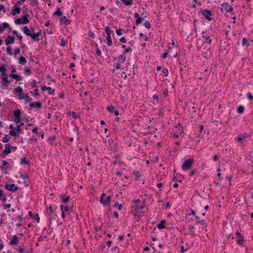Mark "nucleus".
<instances>
[{
    "label": "nucleus",
    "mask_w": 253,
    "mask_h": 253,
    "mask_svg": "<svg viewBox=\"0 0 253 253\" xmlns=\"http://www.w3.org/2000/svg\"><path fill=\"white\" fill-rule=\"evenodd\" d=\"M24 33L27 36H30L31 38L36 42L40 40V36L41 35V31L37 33H31L29 28L27 26H25L23 28Z\"/></svg>",
    "instance_id": "f257e3e1"
},
{
    "label": "nucleus",
    "mask_w": 253,
    "mask_h": 253,
    "mask_svg": "<svg viewBox=\"0 0 253 253\" xmlns=\"http://www.w3.org/2000/svg\"><path fill=\"white\" fill-rule=\"evenodd\" d=\"M29 15L26 13L25 16H22L21 18H17L15 20V23L17 25L19 24H26L29 23V20L28 19V17Z\"/></svg>",
    "instance_id": "f03ea898"
},
{
    "label": "nucleus",
    "mask_w": 253,
    "mask_h": 253,
    "mask_svg": "<svg viewBox=\"0 0 253 253\" xmlns=\"http://www.w3.org/2000/svg\"><path fill=\"white\" fill-rule=\"evenodd\" d=\"M111 200V196H106V195L105 193H102L101 194V196L100 197V202L104 206H105L107 204H109L110 203Z\"/></svg>",
    "instance_id": "7ed1b4c3"
},
{
    "label": "nucleus",
    "mask_w": 253,
    "mask_h": 253,
    "mask_svg": "<svg viewBox=\"0 0 253 253\" xmlns=\"http://www.w3.org/2000/svg\"><path fill=\"white\" fill-rule=\"evenodd\" d=\"M193 163L194 160L193 159H189L186 160L182 165V169L185 170L189 169Z\"/></svg>",
    "instance_id": "20e7f679"
},
{
    "label": "nucleus",
    "mask_w": 253,
    "mask_h": 253,
    "mask_svg": "<svg viewBox=\"0 0 253 253\" xmlns=\"http://www.w3.org/2000/svg\"><path fill=\"white\" fill-rule=\"evenodd\" d=\"M221 10L223 13H227L233 10L231 6L229 5L227 3H224L221 5Z\"/></svg>",
    "instance_id": "39448f33"
},
{
    "label": "nucleus",
    "mask_w": 253,
    "mask_h": 253,
    "mask_svg": "<svg viewBox=\"0 0 253 253\" xmlns=\"http://www.w3.org/2000/svg\"><path fill=\"white\" fill-rule=\"evenodd\" d=\"M4 187L8 191L13 192L16 191L18 189V187L14 184H6Z\"/></svg>",
    "instance_id": "423d86ee"
},
{
    "label": "nucleus",
    "mask_w": 253,
    "mask_h": 253,
    "mask_svg": "<svg viewBox=\"0 0 253 253\" xmlns=\"http://www.w3.org/2000/svg\"><path fill=\"white\" fill-rule=\"evenodd\" d=\"M15 42V38L13 36L8 35L7 36L5 41V44L8 45L9 44H13Z\"/></svg>",
    "instance_id": "0eeeda50"
},
{
    "label": "nucleus",
    "mask_w": 253,
    "mask_h": 253,
    "mask_svg": "<svg viewBox=\"0 0 253 253\" xmlns=\"http://www.w3.org/2000/svg\"><path fill=\"white\" fill-rule=\"evenodd\" d=\"M202 14L204 16V17L208 20L211 21V12L210 10H204L202 11Z\"/></svg>",
    "instance_id": "6e6552de"
},
{
    "label": "nucleus",
    "mask_w": 253,
    "mask_h": 253,
    "mask_svg": "<svg viewBox=\"0 0 253 253\" xmlns=\"http://www.w3.org/2000/svg\"><path fill=\"white\" fill-rule=\"evenodd\" d=\"M175 128H177V131L175 130L174 135L176 137H178L182 134L183 132V128L180 124H178V126H176Z\"/></svg>",
    "instance_id": "1a4fd4ad"
},
{
    "label": "nucleus",
    "mask_w": 253,
    "mask_h": 253,
    "mask_svg": "<svg viewBox=\"0 0 253 253\" xmlns=\"http://www.w3.org/2000/svg\"><path fill=\"white\" fill-rule=\"evenodd\" d=\"M134 16L136 19L135 22L137 25L141 23L144 21V18L140 17L138 13H135Z\"/></svg>",
    "instance_id": "9d476101"
},
{
    "label": "nucleus",
    "mask_w": 253,
    "mask_h": 253,
    "mask_svg": "<svg viewBox=\"0 0 253 253\" xmlns=\"http://www.w3.org/2000/svg\"><path fill=\"white\" fill-rule=\"evenodd\" d=\"M21 9L17 6V4H15L12 9V15H15L16 14H19L20 13Z\"/></svg>",
    "instance_id": "9b49d317"
},
{
    "label": "nucleus",
    "mask_w": 253,
    "mask_h": 253,
    "mask_svg": "<svg viewBox=\"0 0 253 253\" xmlns=\"http://www.w3.org/2000/svg\"><path fill=\"white\" fill-rule=\"evenodd\" d=\"M2 81L1 82L2 86H7L8 84L10 83V81L8 80L7 77H1Z\"/></svg>",
    "instance_id": "f8f14e48"
},
{
    "label": "nucleus",
    "mask_w": 253,
    "mask_h": 253,
    "mask_svg": "<svg viewBox=\"0 0 253 253\" xmlns=\"http://www.w3.org/2000/svg\"><path fill=\"white\" fill-rule=\"evenodd\" d=\"M9 25L8 23L4 22L0 25V33H1L5 30L6 29L9 28Z\"/></svg>",
    "instance_id": "ddd939ff"
},
{
    "label": "nucleus",
    "mask_w": 253,
    "mask_h": 253,
    "mask_svg": "<svg viewBox=\"0 0 253 253\" xmlns=\"http://www.w3.org/2000/svg\"><path fill=\"white\" fill-rule=\"evenodd\" d=\"M30 107L31 108L36 107L38 109H40L42 107V104L39 102H34L30 104Z\"/></svg>",
    "instance_id": "4468645a"
},
{
    "label": "nucleus",
    "mask_w": 253,
    "mask_h": 253,
    "mask_svg": "<svg viewBox=\"0 0 253 253\" xmlns=\"http://www.w3.org/2000/svg\"><path fill=\"white\" fill-rule=\"evenodd\" d=\"M60 21L63 24H64L65 25H68L70 24L71 22V21L70 19H67L66 16H63L60 18Z\"/></svg>",
    "instance_id": "2eb2a0df"
},
{
    "label": "nucleus",
    "mask_w": 253,
    "mask_h": 253,
    "mask_svg": "<svg viewBox=\"0 0 253 253\" xmlns=\"http://www.w3.org/2000/svg\"><path fill=\"white\" fill-rule=\"evenodd\" d=\"M119 61L121 63H124L126 61V56L123 55H120L118 58H115L114 61Z\"/></svg>",
    "instance_id": "dca6fc26"
},
{
    "label": "nucleus",
    "mask_w": 253,
    "mask_h": 253,
    "mask_svg": "<svg viewBox=\"0 0 253 253\" xmlns=\"http://www.w3.org/2000/svg\"><path fill=\"white\" fill-rule=\"evenodd\" d=\"M18 243V239L16 236H14L13 237L12 240H11L9 242V245H16Z\"/></svg>",
    "instance_id": "f3484780"
},
{
    "label": "nucleus",
    "mask_w": 253,
    "mask_h": 253,
    "mask_svg": "<svg viewBox=\"0 0 253 253\" xmlns=\"http://www.w3.org/2000/svg\"><path fill=\"white\" fill-rule=\"evenodd\" d=\"M202 38L205 40V42L208 43L209 44H211V40L209 39L208 35H206L205 32H203L202 33Z\"/></svg>",
    "instance_id": "a211bd4d"
},
{
    "label": "nucleus",
    "mask_w": 253,
    "mask_h": 253,
    "mask_svg": "<svg viewBox=\"0 0 253 253\" xmlns=\"http://www.w3.org/2000/svg\"><path fill=\"white\" fill-rule=\"evenodd\" d=\"M11 145L9 143H7L5 145V149L3 150V152L6 154H9L11 153V150H10Z\"/></svg>",
    "instance_id": "6ab92c4d"
},
{
    "label": "nucleus",
    "mask_w": 253,
    "mask_h": 253,
    "mask_svg": "<svg viewBox=\"0 0 253 253\" xmlns=\"http://www.w3.org/2000/svg\"><path fill=\"white\" fill-rule=\"evenodd\" d=\"M42 89L43 91L48 90L49 94H52L54 92V90L52 89L51 87H47L46 86H42Z\"/></svg>",
    "instance_id": "aec40b11"
},
{
    "label": "nucleus",
    "mask_w": 253,
    "mask_h": 253,
    "mask_svg": "<svg viewBox=\"0 0 253 253\" xmlns=\"http://www.w3.org/2000/svg\"><path fill=\"white\" fill-rule=\"evenodd\" d=\"M165 220H162L160 223L157 226L158 228L160 229H164L165 228Z\"/></svg>",
    "instance_id": "412c9836"
},
{
    "label": "nucleus",
    "mask_w": 253,
    "mask_h": 253,
    "mask_svg": "<svg viewBox=\"0 0 253 253\" xmlns=\"http://www.w3.org/2000/svg\"><path fill=\"white\" fill-rule=\"evenodd\" d=\"M9 76H10V77H12L13 79H16L17 81H20L22 79L21 76H20L17 74H10Z\"/></svg>",
    "instance_id": "4be33fe9"
},
{
    "label": "nucleus",
    "mask_w": 253,
    "mask_h": 253,
    "mask_svg": "<svg viewBox=\"0 0 253 253\" xmlns=\"http://www.w3.org/2000/svg\"><path fill=\"white\" fill-rule=\"evenodd\" d=\"M60 197L62 198V201L63 203H66L70 200L69 196H67L65 197V195H60Z\"/></svg>",
    "instance_id": "5701e85b"
},
{
    "label": "nucleus",
    "mask_w": 253,
    "mask_h": 253,
    "mask_svg": "<svg viewBox=\"0 0 253 253\" xmlns=\"http://www.w3.org/2000/svg\"><path fill=\"white\" fill-rule=\"evenodd\" d=\"M27 62L26 58L23 56H21L19 59V63L21 65H25Z\"/></svg>",
    "instance_id": "b1692460"
},
{
    "label": "nucleus",
    "mask_w": 253,
    "mask_h": 253,
    "mask_svg": "<svg viewBox=\"0 0 253 253\" xmlns=\"http://www.w3.org/2000/svg\"><path fill=\"white\" fill-rule=\"evenodd\" d=\"M126 5H131L132 4V0H121Z\"/></svg>",
    "instance_id": "393cba45"
},
{
    "label": "nucleus",
    "mask_w": 253,
    "mask_h": 253,
    "mask_svg": "<svg viewBox=\"0 0 253 253\" xmlns=\"http://www.w3.org/2000/svg\"><path fill=\"white\" fill-rule=\"evenodd\" d=\"M62 14V12L59 8H58L56 11L53 13L55 16H60Z\"/></svg>",
    "instance_id": "a878e982"
},
{
    "label": "nucleus",
    "mask_w": 253,
    "mask_h": 253,
    "mask_svg": "<svg viewBox=\"0 0 253 253\" xmlns=\"http://www.w3.org/2000/svg\"><path fill=\"white\" fill-rule=\"evenodd\" d=\"M195 220H196V223H199L201 225L204 224V220H200V218L198 216H196L195 217Z\"/></svg>",
    "instance_id": "bb28decb"
},
{
    "label": "nucleus",
    "mask_w": 253,
    "mask_h": 253,
    "mask_svg": "<svg viewBox=\"0 0 253 253\" xmlns=\"http://www.w3.org/2000/svg\"><path fill=\"white\" fill-rule=\"evenodd\" d=\"M9 134L12 136H15L17 135V133L16 132V130L15 128H13V129L10 130L9 131Z\"/></svg>",
    "instance_id": "cd10ccee"
},
{
    "label": "nucleus",
    "mask_w": 253,
    "mask_h": 253,
    "mask_svg": "<svg viewBox=\"0 0 253 253\" xmlns=\"http://www.w3.org/2000/svg\"><path fill=\"white\" fill-rule=\"evenodd\" d=\"M244 241L245 240L244 239L243 237L241 236L238 238V239L237 240V243L239 245H242L244 243Z\"/></svg>",
    "instance_id": "c85d7f7f"
},
{
    "label": "nucleus",
    "mask_w": 253,
    "mask_h": 253,
    "mask_svg": "<svg viewBox=\"0 0 253 253\" xmlns=\"http://www.w3.org/2000/svg\"><path fill=\"white\" fill-rule=\"evenodd\" d=\"M50 213V216H54V215H55V213H54V210L53 208V207L51 206H50L48 207V208Z\"/></svg>",
    "instance_id": "c756f323"
},
{
    "label": "nucleus",
    "mask_w": 253,
    "mask_h": 253,
    "mask_svg": "<svg viewBox=\"0 0 253 253\" xmlns=\"http://www.w3.org/2000/svg\"><path fill=\"white\" fill-rule=\"evenodd\" d=\"M1 163H2V166L1 167L2 169H5L9 165L6 161L2 160Z\"/></svg>",
    "instance_id": "7c9ffc66"
},
{
    "label": "nucleus",
    "mask_w": 253,
    "mask_h": 253,
    "mask_svg": "<svg viewBox=\"0 0 253 253\" xmlns=\"http://www.w3.org/2000/svg\"><path fill=\"white\" fill-rule=\"evenodd\" d=\"M105 31L106 33L107 34V35H110L112 33H113V31L110 30V28L109 27H106L105 29Z\"/></svg>",
    "instance_id": "2f4dec72"
},
{
    "label": "nucleus",
    "mask_w": 253,
    "mask_h": 253,
    "mask_svg": "<svg viewBox=\"0 0 253 253\" xmlns=\"http://www.w3.org/2000/svg\"><path fill=\"white\" fill-rule=\"evenodd\" d=\"M244 111V107L242 105L240 106L237 108V112L239 114H242L243 113Z\"/></svg>",
    "instance_id": "473e14b6"
},
{
    "label": "nucleus",
    "mask_w": 253,
    "mask_h": 253,
    "mask_svg": "<svg viewBox=\"0 0 253 253\" xmlns=\"http://www.w3.org/2000/svg\"><path fill=\"white\" fill-rule=\"evenodd\" d=\"M22 91H23V89H22V87H21L20 86L17 87L16 88H15L14 89L15 92H18L20 94H22Z\"/></svg>",
    "instance_id": "72a5a7b5"
},
{
    "label": "nucleus",
    "mask_w": 253,
    "mask_h": 253,
    "mask_svg": "<svg viewBox=\"0 0 253 253\" xmlns=\"http://www.w3.org/2000/svg\"><path fill=\"white\" fill-rule=\"evenodd\" d=\"M20 114H21V112L19 109H17V110H15L13 113L14 116L15 117H21Z\"/></svg>",
    "instance_id": "f704fd0d"
},
{
    "label": "nucleus",
    "mask_w": 253,
    "mask_h": 253,
    "mask_svg": "<svg viewBox=\"0 0 253 253\" xmlns=\"http://www.w3.org/2000/svg\"><path fill=\"white\" fill-rule=\"evenodd\" d=\"M9 137H8L7 135H5L3 137L2 141L3 142L6 143L9 141Z\"/></svg>",
    "instance_id": "c9c22d12"
},
{
    "label": "nucleus",
    "mask_w": 253,
    "mask_h": 253,
    "mask_svg": "<svg viewBox=\"0 0 253 253\" xmlns=\"http://www.w3.org/2000/svg\"><path fill=\"white\" fill-rule=\"evenodd\" d=\"M35 93H34L33 91H31L30 92L34 95V96H39L40 95L39 93V89L38 88H36L34 90Z\"/></svg>",
    "instance_id": "e433bc0d"
},
{
    "label": "nucleus",
    "mask_w": 253,
    "mask_h": 253,
    "mask_svg": "<svg viewBox=\"0 0 253 253\" xmlns=\"http://www.w3.org/2000/svg\"><path fill=\"white\" fill-rule=\"evenodd\" d=\"M133 173L135 175V179L136 180H137L138 179H139L140 178V174L139 172H138V171H135V172H133Z\"/></svg>",
    "instance_id": "4c0bfd02"
},
{
    "label": "nucleus",
    "mask_w": 253,
    "mask_h": 253,
    "mask_svg": "<svg viewBox=\"0 0 253 253\" xmlns=\"http://www.w3.org/2000/svg\"><path fill=\"white\" fill-rule=\"evenodd\" d=\"M242 45L243 46H248L249 44L247 43V40L246 38H244L242 40Z\"/></svg>",
    "instance_id": "58836bf2"
},
{
    "label": "nucleus",
    "mask_w": 253,
    "mask_h": 253,
    "mask_svg": "<svg viewBox=\"0 0 253 253\" xmlns=\"http://www.w3.org/2000/svg\"><path fill=\"white\" fill-rule=\"evenodd\" d=\"M107 110L111 113L114 112V111H115V107L113 106H110L107 107Z\"/></svg>",
    "instance_id": "ea45409f"
},
{
    "label": "nucleus",
    "mask_w": 253,
    "mask_h": 253,
    "mask_svg": "<svg viewBox=\"0 0 253 253\" xmlns=\"http://www.w3.org/2000/svg\"><path fill=\"white\" fill-rule=\"evenodd\" d=\"M12 33L13 35H15L18 38H19L20 40H22L23 37L22 36L18 34V33L16 31H12Z\"/></svg>",
    "instance_id": "a19ab883"
},
{
    "label": "nucleus",
    "mask_w": 253,
    "mask_h": 253,
    "mask_svg": "<svg viewBox=\"0 0 253 253\" xmlns=\"http://www.w3.org/2000/svg\"><path fill=\"white\" fill-rule=\"evenodd\" d=\"M143 25L147 29H150L151 27V24L149 22H145Z\"/></svg>",
    "instance_id": "79ce46f5"
},
{
    "label": "nucleus",
    "mask_w": 253,
    "mask_h": 253,
    "mask_svg": "<svg viewBox=\"0 0 253 253\" xmlns=\"http://www.w3.org/2000/svg\"><path fill=\"white\" fill-rule=\"evenodd\" d=\"M70 115L74 119H76L78 118L76 113L75 112H70Z\"/></svg>",
    "instance_id": "37998d69"
},
{
    "label": "nucleus",
    "mask_w": 253,
    "mask_h": 253,
    "mask_svg": "<svg viewBox=\"0 0 253 253\" xmlns=\"http://www.w3.org/2000/svg\"><path fill=\"white\" fill-rule=\"evenodd\" d=\"M67 44V42L66 41H65L63 39H62L61 41L60 45L62 47H64Z\"/></svg>",
    "instance_id": "c03bdc74"
},
{
    "label": "nucleus",
    "mask_w": 253,
    "mask_h": 253,
    "mask_svg": "<svg viewBox=\"0 0 253 253\" xmlns=\"http://www.w3.org/2000/svg\"><path fill=\"white\" fill-rule=\"evenodd\" d=\"M28 161L26 159V158H22L21 160V164H28Z\"/></svg>",
    "instance_id": "a18cd8bd"
},
{
    "label": "nucleus",
    "mask_w": 253,
    "mask_h": 253,
    "mask_svg": "<svg viewBox=\"0 0 253 253\" xmlns=\"http://www.w3.org/2000/svg\"><path fill=\"white\" fill-rule=\"evenodd\" d=\"M6 70V69L5 65H3L0 66V72H5Z\"/></svg>",
    "instance_id": "49530a36"
},
{
    "label": "nucleus",
    "mask_w": 253,
    "mask_h": 253,
    "mask_svg": "<svg viewBox=\"0 0 253 253\" xmlns=\"http://www.w3.org/2000/svg\"><path fill=\"white\" fill-rule=\"evenodd\" d=\"M114 67H115V69H120L121 68V63H117L116 64H115Z\"/></svg>",
    "instance_id": "de8ad7c7"
},
{
    "label": "nucleus",
    "mask_w": 253,
    "mask_h": 253,
    "mask_svg": "<svg viewBox=\"0 0 253 253\" xmlns=\"http://www.w3.org/2000/svg\"><path fill=\"white\" fill-rule=\"evenodd\" d=\"M114 207H118V208L119 210H121L123 208L122 205V204L119 205L118 203H116L115 205H114Z\"/></svg>",
    "instance_id": "09e8293b"
},
{
    "label": "nucleus",
    "mask_w": 253,
    "mask_h": 253,
    "mask_svg": "<svg viewBox=\"0 0 253 253\" xmlns=\"http://www.w3.org/2000/svg\"><path fill=\"white\" fill-rule=\"evenodd\" d=\"M20 50L19 48H17L15 49V51L14 52V56H16L17 54H18L20 53Z\"/></svg>",
    "instance_id": "8fccbe9b"
},
{
    "label": "nucleus",
    "mask_w": 253,
    "mask_h": 253,
    "mask_svg": "<svg viewBox=\"0 0 253 253\" xmlns=\"http://www.w3.org/2000/svg\"><path fill=\"white\" fill-rule=\"evenodd\" d=\"M6 52L10 55H12L10 46H8L7 47Z\"/></svg>",
    "instance_id": "3c124183"
},
{
    "label": "nucleus",
    "mask_w": 253,
    "mask_h": 253,
    "mask_svg": "<svg viewBox=\"0 0 253 253\" xmlns=\"http://www.w3.org/2000/svg\"><path fill=\"white\" fill-rule=\"evenodd\" d=\"M247 97H248V98L250 100L253 99V96L251 94V93L250 92H248L247 93Z\"/></svg>",
    "instance_id": "603ef678"
},
{
    "label": "nucleus",
    "mask_w": 253,
    "mask_h": 253,
    "mask_svg": "<svg viewBox=\"0 0 253 253\" xmlns=\"http://www.w3.org/2000/svg\"><path fill=\"white\" fill-rule=\"evenodd\" d=\"M163 72L165 76H167L168 75L169 71L167 68H164L163 70Z\"/></svg>",
    "instance_id": "864d4df0"
},
{
    "label": "nucleus",
    "mask_w": 253,
    "mask_h": 253,
    "mask_svg": "<svg viewBox=\"0 0 253 253\" xmlns=\"http://www.w3.org/2000/svg\"><path fill=\"white\" fill-rule=\"evenodd\" d=\"M19 252L21 253H25L24 246H22V247L20 248L19 249Z\"/></svg>",
    "instance_id": "5fc2aeb1"
},
{
    "label": "nucleus",
    "mask_w": 253,
    "mask_h": 253,
    "mask_svg": "<svg viewBox=\"0 0 253 253\" xmlns=\"http://www.w3.org/2000/svg\"><path fill=\"white\" fill-rule=\"evenodd\" d=\"M96 54L98 56H100L101 55V50L97 48L96 50Z\"/></svg>",
    "instance_id": "6e6d98bb"
},
{
    "label": "nucleus",
    "mask_w": 253,
    "mask_h": 253,
    "mask_svg": "<svg viewBox=\"0 0 253 253\" xmlns=\"http://www.w3.org/2000/svg\"><path fill=\"white\" fill-rule=\"evenodd\" d=\"M24 99L27 101V102H31L32 101V99L30 98L28 96H25L24 98Z\"/></svg>",
    "instance_id": "4d7b16f0"
},
{
    "label": "nucleus",
    "mask_w": 253,
    "mask_h": 253,
    "mask_svg": "<svg viewBox=\"0 0 253 253\" xmlns=\"http://www.w3.org/2000/svg\"><path fill=\"white\" fill-rule=\"evenodd\" d=\"M3 206L5 209H8L11 207V204H3Z\"/></svg>",
    "instance_id": "13d9d810"
},
{
    "label": "nucleus",
    "mask_w": 253,
    "mask_h": 253,
    "mask_svg": "<svg viewBox=\"0 0 253 253\" xmlns=\"http://www.w3.org/2000/svg\"><path fill=\"white\" fill-rule=\"evenodd\" d=\"M120 42L122 43H126V39L125 37H122L120 39Z\"/></svg>",
    "instance_id": "bf43d9fd"
},
{
    "label": "nucleus",
    "mask_w": 253,
    "mask_h": 253,
    "mask_svg": "<svg viewBox=\"0 0 253 253\" xmlns=\"http://www.w3.org/2000/svg\"><path fill=\"white\" fill-rule=\"evenodd\" d=\"M122 29H118L116 30V34L118 35V36H120L122 34Z\"/></svg>",
    "instance_id": "052dcab7"
},
{
    "label": "nucleus",
    "mask_w": 253,
    "mask_h": 253,
    "mask_svg": "<svg viewBox=\"0 0 253 253\" xmlns=\"http://www.w3.org/2000/svg\"><path fill=\"white\" fill-rule=\"evenodd\" d=\"M16 132L17 133V134L20 133L21 131V128L20 127V126H17V128H16Z\"/></svg>",
    "instance_id": "680f3d73"
},
{
    "label": "nucleus",
    "mask_w": 253,
    "mask_h": 253,
    "mask_svg": "<svg viewBox=\"0 0 253 253\" xmlns=\"http://www.w3.org/2000/svg\"><path fill=\"white\" fill-rule=\"evenodd\" d=\"M21 121V117H15V122L16 123H19Z\"/></svg>",
    "instance_id": "e2e57ef3"
},
{
    "label": "nucleus",
    "mask_w": 253,
    "mask_h": 253,
    "mask_svg": "<svg viewBox=\"0 0 253 253\" xmlns=\"http://www.w3.org/2000/svg\"><path fill=\"white\" fill-rule=\"evenodd\" d=\"M35 218L37 223L40 222V218L38 214H36L35 215Z\"/></svg>",
    "instance_id": "0e129e2a"
},
{
    "label": "nucleus",
    "mask_w": 253,
    "mask_h": 253,
    "mask_svg": "<svg viewBox=\"0 0 253 253\" xmlns=\"http://www.w3.org/2000/svg\"><path fill=\"white\" fill-rule=\"evenodd\" d=\"M32 86L33 88L34 87L37 88V83H36V81L35 80H33V83H32Z\"/></svg>",
    "instance_id": "69168bd1"
},
{
    "label": "nucleus",
    "mask_w": 253,
    "mask_h": 253,
    "mask_svg": "<svg viewBox=\"0 0 253 253\" xmlns=\"http://www.w3.org/2000/svg\"><path fill=\"white\" fill-rule=\"evenodd\" d=\"M2 10L3 12H5V7L2 4H0V11Z\"/></svg>",
    "instance_id": "338daca9"
},
{
    "label": "nucleus",
    "mask_w": 253,
    "mask_h": 253,
    "mask_svg": "<svg viewBox=\"0 0 253 253\" xmlns=\"http://www.w3.org/2000/svg\"><path fill=\"white\" fill-rule=\"evenodd\" d=\"M107 43L108 46H111L112 45V42L111 40H107Z\"/></svg>",
    "instance_id": "774afa93"
}]
</instances>
